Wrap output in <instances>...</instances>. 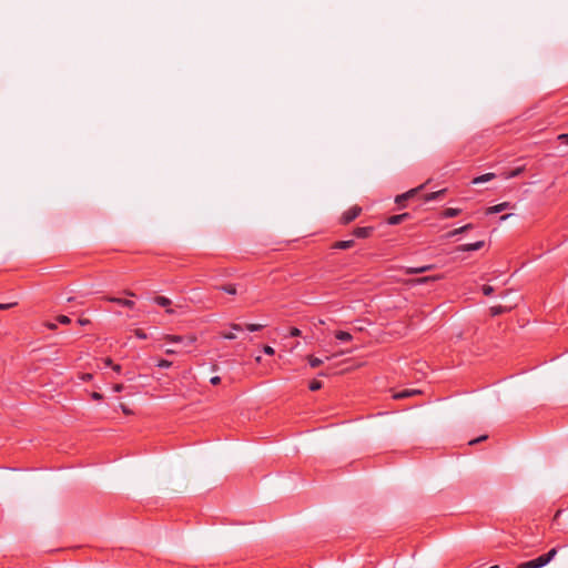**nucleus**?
Listing matches in <instances>:
<instances>
[{"label":"nucleus","mask_w":568,"mask_h":568,"mask_svg":"<svg viewBox=\"0 0 568 568\" xmlns=\"http://www.w3.org/2000/svg\"><path fill=\"white\" fill-rule=\"evenodd\" d=\"M489 568H500L498 565L491 566Z\"/></svg>","instance_id":"51"},{"label":"nucleus","mask_w":568,"mask_h":568,"mask_svg":"<svg viewBox=\"0 0 568 568\" xmlns=\"http://www.w3.org/2000/svg\"><path fill=\"white\" fill-rule=\"evenodd\" d=\"M221 335H222V337H224L226 339H234L235 338V335L232 332L221 333Z\"/></svg>","instance_id":"36"},{"label":"nucleus","mask_w":568,"mask_h":568,"mask_svg":"<svg viewBox=\"0 0 568 568\" xmlns=\"http://www.w3.org/2000/svg\"><path fill=\"white\" fill-rule=\"evenodd\" d=\"M556 139L561 142H568V133L558 134Z\"/></svg>","instance_id":"34"},{"label":"nucleus","mask_w":568,"mask_h":568,"mask_svg":"<svg viewBox=\"0 0 568 568\" xmlns=\"http://www.w3.org/2000/svg\"><path fill=\"white\" fill-rule=\"evenodd\" d=\"M462 213V209H455V207H447L442 213L440 216L443 219H450L458 216Z\"/></svg>","instance_id":"15"},{"label":"nucleus","mask_w":568,"mask_h":568,"mask_svg":"<svg viewBox=\"0 0 568 568\" xmlns=\"http://www.w3.org/2000/svg\"><path fill=\"white\" fill-rule=\"evenodd\" d=\"M175 353H176V352H175L174 349H171V348H169V349H166V351H165V354H168V355H173V354H175Z\"/></svg>","instance_id":"45"},{"label":"nucleus","mask_w":568,"mask_h":568,"mask_svg":"<svg viewBox=\"0 0 568 568\" xmlns=\"http://www.w3.org/2000/svg\"><path fill=\"white\" fill-rule=\"evenodd\" d=\"M355 245L354 240L336 241L332 244V250H348Z\"/></svg>","instance_id":"8"},{"label":"nucleus","mask_w":568,"mask_h":568,"mask_svg":"<svg viewBox=\"0 0 568 568\" xmlns=\"http://www.w3.org/2000/svg\"><path fill=\"white\" fill-rule=\"evenodd\" d=\"M509 216H510L509 214H506V215L501 216V220H506V219H508Z\"/></svg>","instance_id":"50"},{"label":"nucleus","mask_w":568,"mask_h":568,"mask_svg":"<svg viewBox=\"0 0 568 568\" xmlns=\"http://www.w3.org/2000/svg\"><path fill=\"white\" fill-rule=\"evenodd\" d=\"M334 335H335L336 339L342 341V342H349L353 339V336L348 332H345V331H336Z\"/></svg>","instance_id":"18"},{"label":"nucleus","mask_w":568,"mask_h":568,"mask_svg":"<svg viewBox=\"0 0 568 568\" xmlns=\"http://www.w3.org/2000/svg\"><path fill=\"white\" fill-rule=\"evenodd\" d=\"M438 278H439V276H424V277L416 280V282L417 283H427L429 281H436Z\"/></svg>","instance_id":"29"},{"label":"nucleus","mask_w":568,"mask_h":568,"mask_svg":"<svg viewBox=\"0 0 568 568\" xmlns=\"http://www.w3.org/2000/svg\"><path fill=\"white\" fill-rule=\"evenodd\" d=\"M525 171V165L517 166L511 171L503 172L501 175L504 179H513L519 176Z\"/></svg>","instance_id":"14"},{"label":"nucleus","mask_w":568,"mask_h":568,"mask_svg":"<svg viewBox=\"0 0 568 568\" xmlns=\"http://www.w3.org/2000/svg\"><path fill=\"white\" fill-rule=\"evenodd\" d=\"M104 364H105V366H110V367H112V365H113L114 363H113V361H112L110 357H106V358L104 359Z\"/></svg>","instance_id":"42"},{"label":"nucleus","mask_w":568,"mask_h":568,"mask_svg":"<svg viewBox=\"0 0 568 568\" xmlns=\"http://www.w3.org/2000/svg\"><path fill=\"white\" fill-rule=\"evenodd\" d=\"M562 510H557L555 516H554V520H557L559 518V516L561 515Z\"/></svg>","instance_id":"44"},{"label":"nucleus","mask_w":568,"mask_h":568,"mask_svg":"<svg viewBox=\"0 0 568 568\" xmlns=\"http://www.w3.org/2000/svg\"><path fill=\"white\" fill-rule=\"evenodd\" d=\"M323 387V383L318 379H312L308 384V389L312 392L320 390Z\"/></svg>","instance_id":"22"},{"label":"nucleus","mask_w":568,"mask_h":568,"mask_svg":"<svg viewBox=\"0 0 568 568\" xmlns=\"http://www.w3.org/2000/svg\"><path fill=\"white\" fill-rule=\"evenodd\" d=\"M91 378H92V375H91V374H85V375L83 376V379H84V381H90Z\"/></svg>","instance_id":"46"},{"label":"nucleus","mask_w":568,"mask_h":568,"mask_svg":"<svg viewBox=\"0 0 568 568\" xmlns=\"http://www.w3.org/2000/svg\"><path fill=\"white\" fill-rule=\"evenodd\" d=\"M416 394H420L419 390H410V389H404L402 392H398L396 394H394V398L395 399H403V398H406V397H409V396H413V395H416Z\"/></svg>","instance_id":"17"},{"label":"nucleus","mask_w":568,"mask_h":568,"mask_svg":"<svg viewBox=\"0 0 568 568\" xmlns=\"http://www.w3.org/2000/svg\"><path fill=\"white\" fill-rule=\"evenodd\" d=\"M307 362H308L310 366L313 368L320 367L323 364V359H321L314 355H308Z\"/></svg>","instance_id":"21"},{"label":"nucleus","mask_w":568,"mask_h":568,"mask_svg":"<svg viewBox=\"0 0 568 568\" xmlns=\"http://www.w3.org/2000/svg\"><path fill=\"white\" fill-rule=\"evenodd\" d=\"M156 366L161 368H169L172 366V362L162 358L158 362Z\"/></svg>","instance_id":"27"},{"label":"nucleus","mask_w":568,"mask_h":568,"mask_svg":"<svg viewBox=\"0 0 568 568\" xmlns=\"http://www.w3.org/2000/svg\"><path fill=\"white\" fill-rule=\"evenodd\" d=\"M122 409H123L124 414H126V415L130 414V410L125 406H122Z\"/></svg>","instance_id":"48"},{"label":"nucleus","mask_w":568,"mask_h":568,"mask_svg":"<svg viewBox=\"0 0 568 568\" xmlns=\"http://www.w3.org/2000/svg\"><path fill=\"white\" fill-rule=\"evenodd\" d=\"M473 229H474V224L468 223V224H465L464 226H460L458 229H455V230L448 232L446 236L448 239H450V237H454V236H456L458 234L465 233V232H467L469 230H473Z\"/></svg>","instance_id":"12"},{"label":"nucleus","mask_w":568,"mask_h":568,"mask_svg":"<svg viewBox=\"0 0 568 568\" xmlns=\"http://www.w3.org/2000/svg\"><path fill=\"white\" fill-rule=\"evenodd\" d=\"M230 327L234 331L241 332L243 331V326L241 324L232 323Z\"/></svg>","instance_id":"35"},{"label":"nucleus","mask_w":568,"mask_h":568,"mask_svg":"<svg viewBox=\"0 0 568 568\" xmlns=\"http://www.w3.org/2000/svg\"><path fill=\"white\" fill-rule=\"evenodd\" d=\"M362 211L363 210L359 205H353L342 214L339 217V224L348 225L361 215Z\"/></svg>","instance_id":"2"},{"label":"nucleus","mask_w":568,"mask_h":568,"mask_svg":"<svg viewBox=\"0 0 568 568\" xmlns=\"http://www.w3.org/2000/svg\"><path fill=\"white\" fill-rule=\"evenodd\" d=\"M557 551V548H551L547 554H544L532 560L526 561L527 568H541L546 566L555 558Z\"/></svg>","instance_id":"1"},{"label":"nucleus","mask_w":568,"mask_h":568,"mask_svg":"<svg viewBox=\"0 0 568 568\" xmlns=\"http://www.w3.org/2000/svg\"><path fill=\"white\" fill-rule=\"evenodd\" d=\"M89 323H90V321L88 318H79V324L82 325V326L87 325Z\"/></svg>","instance_id":"43"},{"label":"nucleus","mask_w":568,"mask_h":568,"mask_svg":"<svg viewBox=\"0 0 568 568\" xmlns=\"http://www.w3.org/2000/svg\"><path fill=\"white\" fill-rule=\"evenodd\" d=\"M105 300L111 303H115L118 305H121L123 307L131 308V310L135 306V303L132 300H128V298L109 296Z\"/></svg>","instance_id":"7"},{"label":"nucleus","mask_w":568,"mask_h":568,"mask_svg":"<svg viewBox=\"0 0 568 568\" xmlns=\"http://www.w3.org/2000/svg\"><path fill=\"white\" fill-rule=\"evenodd\" d=\"M217 290L223 291L227 294L235 295L236 294V287L234 284H223L220 286H216Z\"/></svg>","instance_id":"20"},{"label":"nucleus","mask_w":568,"mask_h":568,"mask_svg":"<svg viewBox=\"0 0 568 568\" xmlns=\"http://www.w3.org/2000/svg\"><path fill=\"white\" fill-rule=\"evenodd\" d=\"M487 438H488V436H487V435H481V436H479V437H477V438H475V439L469 440V443H468V444H469V445H475V444H478V443H480V442L486 440Z\"/></svg>","instance_id":"31"},{"label":"nucleus","mask_w":568,"mask_h":568,"mask_svg":"<svg viewBox=\"0 0 568 568\" xmlns=\"http://www.w3.org/2000/svg\"><path fill=\"white\" fill-rule=\"evenodd\" d=\"M446 192H447V189H443V190H439V191H436V192L427 193V194L424 195V201L425 202H430V201L438 200L442 196H444L446 194Z\"/></svg>","instance_id":"11"},{"label":"nucleus","mask_w":568,"mask_h":568,"mask_svg":"<svg viewBox=\"0 0 568 568\" xmlns=\"http://www.w3.org/2000/svg\"><path fill=\"white\" fill-rule=\"evenodd\" d=\"M263 352L266 354V355H274L275 351L273 347L268 346V345H264L263 347Z\"/></svg>","instance_id":"33"},{"label":"nucleus","mask_w":568,"mask_h":568,"mask_svg":"<svg viewBox=\"0 0 568 568\" xmlns=\"http://www.w3.org/2000/svg\"><path fill=\"white\" fill-rule=\"evenodd\" d=\"M481 291L484 295L489 296L494 293L495 290L490 285H483Z\"/></svg>","instance_id":"28"},{"label":"nucleus","mask_w":568,"mask_h":568,"mask_svg":"<svg viewBox=\"0 0 568 568\" xmlns=\"http://www.w3.org/2000/svg\"><path fill=\"white\" fill-rule=\"evenodd\" d=\"M189 341H190V343H194L196 341V338L194 336H190Z\"/></svg>","instance_id":"49"},{"label":"nucleus","mask_w":568,"mask_h":568,"mask_svg":"<svg viewBox=\"0 0 568 568\" xmlns=\"http://www.w3.org/2000/svg\"><path fill=\"white\" fill-rule=\"evenodd\" d=\"M134 334H135V336H136L138 338H140V339H146V338H148V335H146V334H145V332H144L143 329H141V328H136V329L134 331Z\"/></svg>","instance_id":"30"},{"label":"nucleus","mask_w":568,"mask_h":568,"mask_svg":"<svg viewBox=\"0 0 568 568\" xmlns=\"http://www.w3.org/2000/svg\"><path fill=\"white\" fill-rule=\"evenodd\" d=\"M301 334H302V332L300 328H297V327L290 328V336L297 337V336H301Z\"/></svg>","instance_id":"32"},{"label":"nucleus","mask_w":568,"mask_h":568,"mask_svg":"<svg viewBox=\"0 0 568 568\" xmlns=\"http://www.w3.org/2000/svg\"><path fill=\"white\" fill-rule=\"evenodd\" d=\"M57 322L60 324L67 325V324L71 323V318L67 315H59V316H57Z\"/></svg>","instance_id":"25"},{"label":"nucleus","mask_w":568,"mask_h":568,"mask_svg":"<svg viewBox=\"0 0 568 568\" xmlns=\"http://www.w3.org/2000/svg\"><path fill=\"white\" fill-rule=\"evenodd\" d=\"M510 207H513V205L509 202H503V203L496 204L494 206H489L486 210V214H496V213H499V212H501L506 209H510Z\"/></svg>","instance_id":"9"},{"label":"nucleus","mask_w":568,"mask_h":568,"mask_svg":"<svg viewBox=\"0 0 568 568\" xmlns=\"http://www.w3.org/2000/svg\"><path fill=\"white\" fill-rule=\"evenodd\" d=\"M425 186V184H422L419 185L418 187H415V189H412L403 194H399L395 197V202L396 204H398L399 206H403L404 205V202H406L407 200L412 199L413 196H415L420 190H423Z\"/></svg>","instance_id":"3"},{"label":"nucleus","mask_w":568,"mask_h":568,"mask_svg":"<svg viewBox=\"0 0 568 568\" xmlns=\"http://www.w3.org/2000/svg\"><path fill=\"white\" fill-rule=\"evenodd\" d=\"M210 383L212 385H219L221 383V377L220 376H214L210 379Z\"/></svg>","instance_id":"37"},{"label":"nucleus","mask_w":568,"mask_h":568,"mask_svg":"<svg viewBox=\"0 0 568 568\" xmlns=\"http://www.w3.org/2000/svg\"><path fill=\"white\" fill-rule=\"evenodd\" d=\"M164 339L166 342H170V343H180V342H182L184 339V337L181 336V335H170V334H168V335L164 336Z\"/></svg>","instance_id":"23"},{"label":"nucleus","mask_w":568,"mask_h":568,"mask_svg":"<svg viewBox=\"0 0 568 568\" xmlns=\"http://www.w3.org/2000/svg\"><path fill=\"white\" fill-rule=\"evenodd\" d=\"M91 397H92V399H94V400H100V399H102V398H103V395H102V394H100V393L93 392V393L91 394Z\"/></svg>","instance_id":"38"},{"label":"nucleus","mask_w":568,"mask_h":568,"mask_svg":"<svg viewBox=\"0 0 568 568\" xmlns=\"http://www.w3.org/2000/svg\"><path fill=\"white\" fill-rule=\"evenodd\" d=\"M18 303L17 302H11V303H0V311H7V310H10L14 306H17Z\"/></svg>","instance_id":"26"},{"label":"nucleus","mask_w":568,"mask_h":568,"mask_svg":"<svg viewBox=\"0 0 568 568\" xmlns=\"http://www.w3.org/2000/svg\"><path fill=\"white\" fill-rule=\"evenodd\" d=\"M485 246V241H477L475 243L463 244L456 247L457 252L477 251Z\"/></svg>","instance_id":"6"},{"label":"nucleus","mask_w":568,"mask_h":568,"mask_svg":"<svg viewBox=\"0 0 568 568\" xmlns=\"http://www.w3.org/2000/svg\"><path fill=\"white\" fill-rule=\"evenodd\" d=\"M410 217V214L409 213H403V214H397V215H392L387 219V223L389 225H398L400 224L402 222L408 220Z\"/></svg>","instance_id":"10"},{"label":"nucleus","mask_w":568,"mask_h":568,"mask_svg":"<svg viewBox=\"0 0 568 568\" xmlns=\"http://www.w3.org/2000/svg\"><path fill=\"white\" fill-rule=\"evenodd\" d=\"M495 176H496L495 173H486V174L474 178L471 183L479 184V183L488 182V181L493 180Z\"/></svg>","instance_id":"16"},{"label":"nucleus","mask_w":568,"mask_h":568,"mask_svg":"<svg viewBox=\"0 0 568 568\" xmlns=\"http://www.w3.org/2000/svg\"><path fill=\"white\" fill-rule=\"evenodd\" d=\"M508 311H509V308H507L506 306H503V305L491 306L489 310L491 316H498Z\"/></svg>","instance_id":"19"},{"label":"nucleus","mask_w":568,"mask_h":568,"mask_svg":"<svg viewBox=\"0 0 568 568\" xmlns=\"http://www.w3.org/2000/svg\"><path fill=\"white\" fill-rule=\"evenodd\" d=\"M153 301L159 306L165 307L166 314H170V315L174 314V310L170 308V306L172 304V301L170 298L162 296V295H158L153 298Z\"/></svg>","instance_id":"5"},{"label":"nucleus","mask_w":568,"mask_h":568,"mask_svg":"<svg viewBox=\"0 0 568 568\" xmlns=\"http://www.w3.org/2000/svg\"><path fill=\"white\" fill-rule=\"evenodd\" d=\"M265 327V325L262 324H246L245 328L250 332H257Z\"/></svg>","instance_id":"24"},{"label":"nucleus","mask_w":568,"mask_h":568,"mask_svg":"<svg viewBox=\"0 0 568 568\" xmlns=\"http://www.w3.org/2000/svg\"><path fill=\"white\" fill-rule=\"evenodd\" d=\"M111 368H112L114 372H116V373H120V372H121V369H122L121 365H119V364H113Z\"/></svg>","instance_id":"41"},{"label":"nucleus","mask_w":568,"mask_h":568,"mask_svg":"<svg viewBox=\"0 0 568 568\" xmlns=\"http://www.w3.org/2000/svg\"><path fill=\"white\" fill-rule=\"evenodd\" d=\"M45 326H47L49 329H51V331H54V329H57V327H58V326H57V324H55V323H52V322H48V323H45Z\"/></svg>","instance_id":"40"},{"label":"nucleus","mask_w":568,"mask_h":568,"mask_svg":"<svg viewBox=\"0 0 568 568\" xmlns=\"http://www.w3.org/2000/svg\"><path fill=\"white\" fill-rule=\"evenodd\" d=\"M373 226H358L353 230L352 234L357 239H367L373 234Z\"/></svg>","instance_id":"4"},{"label":"nucleus","mask_w":568,"mask_h":568,"mask_svg":"<svg viewBox=\"0 0 568 568\" xmlns=\"http://www.w3.org/2000/svg\"><path fill=\"white\" fill-rule=\"evenodd\" d=\"M434 268V265H424V266H420V267H407L405 270V274H420V273H424V272H427V271H430Z\"/></svg>","instance_id":"13"},{"label":"nucleus","mask_w":568,"mask_h":568,"mask_svg":"<svg viewBox=\"0 0 568 568\" xmlns=\"http://www.w3.org/2000/svg\"><path fill=\"white\" fill-rule=\"evenodd\" d=\"M123 388H124V386H123L122 384H115V385L113 386V390H114V392H116V393L122 392V390H123Z\"/></svg>","instance_id":"39"},{"label":"nucleus","mask_w":568,"mask_h":568,"mask_svg":"<svg viewBox=\"0 0 568 568\" xmlns=\"http://www.w3.org/2000/svg\"><path fill=\"white\" fill-rule=\"evenodd\" d=\"M124 293H125V295H128V296H135V294H134L133 292L128 291V290H126V291H124Z\"/></svg>","instance_id":"47"}]
</instances>
